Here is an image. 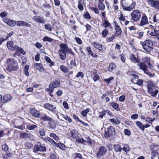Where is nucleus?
<instances>
[{"mask_svg":"<svg viewBox=\"0 0 159 159\" xmlns=\"http://www.w3.org/2000/svg\"><path fill=\"white\" fill-rule=\"evenodd\" d=\"M131 20L134 22H137L141 17V13L139 10H134L131 14Z\"/></svg>","mask_w":159,"mask_h":159,"instance_id":"6","label":"nucleus"},{"mask_svg":"<svg viewBox=\"0 0 159 159\" xmlns=\"http://www.w3.org/2000/svg\"><path fill=\"white\" fill-rule=\"evenodd\" d=\"M11 99V97L10 94H7L4 95L3 97L2 102L5 103L10 101Z\"/></svg>","mask_w":159,"mask_h":159,"instance_id":"25","label":"nucleus"},{"mask_svg":"<svg viewBox=\"0 0 159 159\" xmlns=\"http://www.w3.org/2000/svg\"><path fill=\"white\" fill-rule=\"evenodd\" d=\"M49 127L51 129H54L56 127V125L55 122L51 121L49 122Z\"/></svg>","mask_w":159,"mask_h":159,"instance_id":"42","label":"nucleus"},{"mask_svg":"<svg viewBox=\"0 0 159 159\" xmlns=\"http://www.w3.org/2000/svg\"><path fill=\"white\" fill-rule=\"evenodd\" d=\"M44 108L54 113L57 112L56 107L54 105L50 103H45L44 104Z\"/></svg>","mask_w":159,"mask_h":159,"instance_id":"10","label":"nucleus"},{"mask_svg":"<svg viewBox=\"0 0 159 159\" xmlns=\"http://www.w3.org/2000/svg\"><path fill=\"white\" fill-rule=\"evenodd\" d=\"M60 49L59 50L58 53L59 54L60 58L63 60H65L66 58V54L65 49L66 48V47L63 45V43H62L60 45Z\"/></svg>","mask_w":159,"mask_h":159,"instance_id":"4","label":"nucleus"},{"mask_svg":"<svg viewBox=\"0 0 159 159\" xmlns=\"http://www.w3.org/2000/svg\"><path fill=\"white\" fill-rule=\"evenodd\" d=\"M60 68L61 71L64 73H66L68 71V69L64 65H61Z\"/></svg>","mask_w":159,"mask_h":159,"instance_id":"40","label":"nucleus"},{"mask_svg":"<svg viewBox=\"0 0 159 159\" xmlns=\"http://www.w3.org/2000/svg\"><path fill=\"white\" fill-rule=\"evenodd\" d=\"M98 7L100 10L103 11L105 9V6L103 3H98Z\"/></svg>","mask_w":159,"mask_h":159,"instance_id":"44","label":"nucleus"},{"mask_svg":"<svg viewBox=\"0 0 159 159\" xmlns=\"http://www.w3.org/2000/svg\"><path fill=\"white\" fill-rule=\"evenodd\" d=\"M48 140L54 146L57 147H58V144L54 141L52 139L49 138Z\"/></svg>","mask_w":159,"mask_h":159,"instance_id":"52","label":"nucleus"},{"mask_svg":"<svg viewBox=\"0 0 159 159\" xmlns=\"http://www.w3.org/2000/svg\"><path fill=\"white\" fill-rule=\"evenodd\" d=\"M44 42H51L53 40V39L48 36H45L43 39Z\"/></svg>","mask_w":159,"mask_h":159,"instance_id":"45","label":"nucleus"},{"mask_svg":"<svg viewBox=\"0 0 159 159\" xmlns=\"http://www.w3.org/2000/svg\"><path fill=\"white\" fill-rule=\"evenodd\" d=\"M144 33L143 31H137L134 34V36L139 39H141Z\"/></svg>","mask_w":159,"mask_h":159,"instance_id":"27","label":"nucleus"},{"mask_svg":"<svg viewBox=\"0 0 159 159\" xmlns=\"http://www.w3.org/2000/svg\"><path fill=\"white\" fill-rule=\"evenodd\" d=\"M32 19L34 21L39 24H44L46 21L43 16H33Z\"/></svg>","mask_w":159,"mask_h":159,"instance_id":"12","label":"nucleus"},{"mask_svg":"<svg viewBox=\"0 0 159 159\" xmlns=\"http://www.w3.org/2000/svg\"><path fill=\"white\" fill-rule=\"evenodd\" d=\"M103 24L104 27L105 28H107L111 25L110 23L108 22V21L106 20H105V21L103 23Z\"/></svg>","mask_w":159,"mask_h":159,"instance_id":"54","label":"nucleus"},{"mask_svg":"<svg viewBox=\"0 0 159 159\" xmlns=\"http://www.w3.org/2000/svg\"><path fill=\"white\" fill-rule=\"evenodd\" d=\"M148 22V18L147 16L145 15L142 16L140 25V26H143L145 24H147Z\"/></svg>","mask_w":159,"mask_h":159,"instance_id":"24","label":"nucleus"},{"mask_svg":"<svg viewBox=\"0 0 159 159\" xmlns=\"http://www.w3.org/2000/svg\"><path fill=\"white\" fill-rule=\"evenodd\" d=\"M46 150V148L44 145L39 142L34 145L33 151L36 153L38 152H44Z\"/></svg>","mask_w":159,"mask_h":159,"instance_id":"7","label":"nucleus"},{"mask_svg":"<svg viewBox=\"0 0 159 159\" xmlns=\"http://www.w3.org/2000/svg\"><path fill=\"white\" fill-rule=\"evenodd\" d=\"M93 75L94 76H93L92 78L93 80L96 82L98 79L99 77L98 75L94 72H93Z\"/></svg>","mask_w":159,"mask_h":159,"instance_id":"55","label":"nucleus"},{"mask_svg":"<svg viewBox=\"0 0 159 159\" xmlns=\"http://www.w3.org/2000/svg\"><path fill=\"white\" fill-rule=\"evenodd\" d=\"M107 151V148L104 146H101L98 148L96 155L98 158H101L102 156L105 155Z\"/></svg>","mask_w":159,"mask_h":159,"instance_id":"5","label":"nucleus"},{"mask_svg":"<svg viewBox=\"0 0 159 159\" xmlns=\"http://www.w3.org/2000/svg\"><path fill=\"white\" fill-rule=\"evenodd\" d=\"M129 59L131 61L135 64H138L139 62V59H137L133 53H131L129 56Z\"/></svg>","mask_w":159,"mask_h":159,"instance_id":"21","label":"nucleus"},{"mask_svg":"<svg viewBox=\"0 0 159 159\" xmlns=\"http://www.w3.org/2000/svg\"><path fill=\"white\" fill-rule=\"evenodd\" d=\"M114 79V78L112 77H110L108 79H104V81L106 82L107 84H109L110 83V81L111 80H113Z\"/></svg>","mask_w":159,"mask_h":159,"instance_id":"58","label":"nucleus"},{"mask_svg":"<svg viewBox=\"0 0 159 159\" xmlns=\"http://www.w3.org/2000/svg\"><path fill=\"white\" fill-rule=\"evenodd\" d=\"M137 65L139 67V69L142 70L144 74L148 75L150 77L154 76V75L148 69V66L145 63L139 61L137 64Z\"/></svg>","mask_w":159,"mask_h":159,"instance_id":"3","label":"nucleus"},{"mask_svg":"<svg viewBox=\"0 0 159 159\" xmlns=\"http://www.w3.org/2000/svg\"><path fill=\"white\" fill-rule=\"evenodd\" d=\"M16 25L18 26H25L28 27H30L31 26L30 24L22 20L16 21Z\"/></svg>","mask_w":159,"mask_h":159,"instance_id":"17","label":"nucleus"},{"mask_svg":"<svg viewBox=\"0 0 159 159\" xmlns=\"http://www.w3.org/2000/svg\"><path fill=\"white\" fill-rule=\"evenodd\" d=\"M139 117V115L137 114H135L131 116V118L133 120H136Z\"/></svg>","mask_w":159,"mask_h":159,"instance_id":"60","label":"nucleus"},{"mask_svg":"<svg viewBox=\"0 0 159 159\" xmlns=\"http://www.w3.org/2000/svg\"><path fill=\"white\" fill-rule=\"evenodd\" d=\"M13 45V42L11 41H8L7 44V48L12 51H14L16 49V46H14Z\"/></svg>","mask_w":159,"mask_h":159,"instance_id":"23","label":"nucleus"},{"mask_svg":"<svg viewBox=\"0 0 159 159\" xmlns=\"http://www.w3.org/2000/svg\"><path fill=\"white\" fill-rule=\"evenodd\" d=\"M115 30L116 32L117 35H120L122 33V30L120 26L118 25L117 24H116Z\"/></svg>","mask_w":159,"mask_h":159,"instance_id":"30","label":"nucleus"},{"mask_svg":"<svg viewBox=\"0 0 159 159\" xmlns=\"http://www.w3.org/2000/svg\"><path fill=\"white\" fill-rule=\"evenodd\" d=\"M28 129L30 130H32L37 127V126L34 125H27Z\"/></svg>","mask_w":159,"mask_h":159,"instance_id":"47","label":"nucleus"},{"mask_svg":"<svg viewBox=\"0 0 159 159\" xmlns=\"http://www.w3.org/2000/svg\"><path fill=\"white\" fill-rule=\"evenodd\" d=\"M12 154L10 153L7 152L5 154H3V157L7 159L11 157L12 156Z\"/></svg>","mask_w":159,"mask_h":159,"instance_id":"57","label":"nucleus"},{"mask_svg":"<svg viewBox=\"0 0 159 159\" xmlns=\"http://www.w3.org/2000/svg\"><path fill=\"white\" fill-rule=\"evenodd\" d=\"M86 50L93 57H97L98 55L93 53L90 47H87Z\"/></svg>","mask_w":159,"mask_h":159,"instance_id":"33","label":"nucleus"},{"mask_svg":"<svg viewBox=\"0 0 159 159\" xmlns=\"http://www.w3.org/2000/svg\"><path fill=\"white\" fill-rule=\"evenodd\" d=\"M44 59L48 62L50 63V66H52L54 65V62L52 61V60L49 57L45 56Z\"/></svg>","mask_w":159,"mask_h":159,"instance_id":"35","label":"nucleus"},{"mask_svg":"<svg viewBox=\"0 0 159 159\" xmlns=\"http://www.w3.org/2000/svg\"><path fill=\"white\" fill-rule=\"evenodd\" d=\"M114 150L116 152H121L122 150V148L119 144H114Z\"/></svg>","mask_w":159,"mask_h":159,"instance_id":"31","label":"nucleus"},{"mask_svg":"<svg viewBox=\"0 0 159 159\" xmlns=\"http://www.w3.org/2000/svg\"><path fill=\"white\" fill-rule=\"evenodd\" d=\"M110 104L112 107L116 111H118L120 110L118 104L115 102H111Z\"/></svg>","mask_w":159,"mask_h":159,"instance_id":"32","label":"nucleus"},{"mask_svg":"<svg viewBox=\"0 0 159 159\" xmlns=\"http://www.w3.org/2000/svg\"><path fill=\"white\" fill-rule=\"evenodd\" d=\"M148 85H147V88L148 87H154L155 86V85L153 82L151 80H148L147 82Z\"/></svg>","mask_w":159,"mask_h":159,"instance_id":"46","label":"nucleus"},{"mask_svg":"<svg viewBox=\"0 0 159 159\" xmlns=\"http://www.w3.org/2000/svg\"><path fill=\"white\" fill-rule=\"evenodd\" d=\"M150 35L154 36L159 40V30H157L154 29L153 30L149 33Z\"/></svg>","mask_w":159,"mask_h":159,"instance_id":"22","label":"nucleus"},{"mask_svg":"<svg viewBox=\"0 0 159 159\" xmlns=\"http://www.w3.org/2000/svg\"><path fill=\"white\" fill-rule=\"evenodd\" d=\"M30 112L33 116L36 117H40L41 116L39 111L33 108L30 109Z\"/></svg>","mask_w":159,"mask_h":159,"instance_id":"16","label":"nucleus"},{"mask_svg":"<svg viewBox=\"0 0 159 159\" xmlns=\"http://www.w3.org/2000/svg\"><path fill=\"white\" fill-rule=\"evenodd\" d=\"M147 2L151 7L159 10V0H148Z\"/></svg>","mask_w":159,"mask_h":159,"instance_id":"9","label":"nucleus"},{"mask_svg":"<svg viewBox=\"0 0 159 159\" xmlns=\"http://www.w3.org/2000/svg\"><path fill=\"white\" fill-rule=\"evenodd\" d=\"M3 22L7 25L11 27H14L16 25V21L10 20L6 17L2 19Z\"/></svg>","mask_w":159,"mask_h":159,"instance_id":"14","label":"nucleus"},{"mask_svg":"<svg viewBox=\"0 0 159 159\" xmlns=\"http://www.w3.org/2000/svg\"><path fill=\"white\" fill-rule=\"evenodd\" d=\"M8 15V13L6 11H3L0 14V16L3 19L5 18Z\"/></svg>","mask_w":159,"mask_h":159,"instance_id":"50","label":"nucleus"},{"mask_svg":"<svg viewBox=\"0 0 159 159\" xmlns=\"http://www.w3.org/2000/svg\"><path fill=\"white\" fill-rule=\"evenodd\" d=\"M120 58L121 61L123 62H125V61L126 57L124 55L122 54L120 55Z\"/></svg>","mask_w":159,"mask_h":159,"instance_id":"59","label":"nucleus"},{"mask_svg":"<svg viewBox=\"0 0 159 159\" xmlns=\"http://www.w3.org/2000/svg\"><path fill=\"white\" fill-rule=\"evenodd\" d=\"M68 134L70 137L75 139L78 136V132L75 129H72L70 130V132Z\"/></svg>","mask_w":159,"mask_h":159,"instance_id":"19","label":"nucleus"},{"mask_svg":"<svg viewBox=\"0 0 159 159\" xmlns=\"http://www.w3.org/2000/svg\"><path fill=\"white\" fill-rule=\"evenodd\" d=\"M76 141L79 143L82 144H84L86 143V140H84L83 139L80 138H78L76 139Z\"/></svg>","mask_w":159,"mask_h":159,"instance_id":"41","label":"nucleus"},{"mask_svg":"<svg viewBox=\"0 0 159 159\" xmlns=\"http://www.w3.org/2000/svg\"><path fill=\"white\" fill-rule=\"evenodd\" d=\"M15 50L19 51L21 53H22L23 55H25L26 54L25 52L24 51V50L23 48H20L17 46L16 47Z\"/></svg>","mask_w":159,"mask_h":159,"instance_id":"37","label":"nucleus"},{"mask_svg":"<svg viewBox=\"0 0 159 159\" xmlns=\"http://www.w3.org/2000/svg\"><path fill=\"white\" fill-rule=\"evenodd\" d=\"M136 125L139 128L142 130L144 131V127L143 124L140 121H137L136 122Z\"/></svg>","mask_w":159,"mask_h":159,"instance_id":"36","label":"nucleus"},{"mask_svg":"<svg viewBox=\"0 0 159 159\" xmlns=\"http://www.w3.org/2000/svg\"><path fill=\"white\" fill-rule=\"evenodd\" d=\"M60 83L57 81H55L49 84L51 91H52L54 88L58 87L60 86Z\"/></svg>","mask_w":159,"mask_h":159,"instance_id":"18","label":"nucleus"},{"mask_svg":"<svg viewBox=\"0 0 159 159\" xmlns=\"http://www.w3.org/2000/svg\"><path fill=\"white\" fill-rule=\"evenodd\" d=\"M34 66L40 71L46 73H47L46 71L44 69L42 64L35 63L34 64Z\"/></svg>","mask_w":159,"mask_h":159,"instance_id":"20","label":"nucleus"},{"mask_svg":"<svg viewBox=\"0 0 159 159\" xmlns=\"http://www.w3.org/2000/svg\"><path fill=\"white\" fill-rule=\"evenodd\" d=\"M2 150L5 151H7L8 150V147L7 145L4 144L2 146Z\"/></svg>","mask_w":159,"mask_h":159,"instance_id":"64","label":"nucleus"},{"mask_svg":"<svg viewBox=\"0 0 159 159\" xmlns=\"http://www.w3.org/2000/svg\"><path fill=\"white\" fill-rule=\"evenodd\" d=\"M40 117V120L43 121L49 122L50 121H51L52 120V119L50 117L44 113L41 114Z\"/></svg>","mask_w":159,"mask_h":159,"instance_id":"15","label":"nucleus"},{"mask_svg":"<svg viewBox=\"0 0 159 159\" xmlns=\"http://www.w3.org/2000/svg\"><path fill=\"white\" fill-rule=\"evenodd\" d=\"M142 60L143 62L148 63L150 61V58L148 57H145L142 58Z\"/></svg>","mask_w":159,"mask_h":159,"instance_id":"43","label":"nucleus"},{"mask_svg":"<svg viewBox=\"0 0 159 159\" xmlns=\"http://www.w3.org/2000/svg\"><path fill=\"white\" fill-rule=\"evenodd\" d=\"M140 44L145 52L148 53H150L153 49L152 42L149 39L145 40L143 42L141 41Z\"/></svg>","mask_w":159,"mask_h":159,"instance_id":"2","label":"nucleus"},{"mask_svg":"<svg viewBox=\"0 0 159 159\" xmlns=\"http://www.w3.org/2000/svg\"><path fill=\"white\" fill-rule=\"evenodd\" d=\"M116 66L114 63H111L110 64L108 70L111 72L113 71L116 68Z\"/></svg>","mask_w":159,"mask_h":159,"instance_id":"34","label":"nucleus"},{"mask_svg":"<svg viewBox=\"0 0 159 159\" xmlns=\"http://www.w3.org/2000/svg\"><path fill=\"white\" fill-rule=\"evenodd\" d=\"M45 28L49 31H51L52 30L51 25L48 24H46L45 25Z\"/></svg>","mask_w":159,"mask_h":159,"instance_id":"53","label":"nucleus"},{"mask_svg":"<svg viewBox=\"0 0 159 159\" xmlns=\"http://www.w3.org/2000/svg\"><path fill=\"white\" fill-rule=\"evenodd\" d=\"M33 144L30 143H26L25 144V148L26 149H30L33 147Z\"/></svg>","mask_w":159,"mask_h":159,"instance_id":"48","label":"nucleus"},{"mask_svg":"<svg viewBox=\"0 0 159 159\" xmlns=\"http://www.w3.org/2000/svg\"><path fill=\"white\" fill-rule=\"evenodd\" d=\"M89 111V109L87 108L85 110L81 112V115L84 117H86Z\"/></svg>","mask_w":159,"mask_h":159,"instance_id":"49","label":"nucleus"},{"mask_svg":"<svg viewBox=\"0 0 159 159\" xmlns=\"http://www.w3.org/2000/svg\"><path fill=\"white\" fill-rule=\"evenodd\" d=\"M60 116H62L63 118L65 119L66 120L69 121V123L71 122L72 121L71 118L68 116L64 115L62 114H61Z\"/></svg>","mask_w":159,"mask_h":159,"instance_id":"39","label":"nucleus"},{"mask_svg":"<svg viewBox=\"0 0 159 159\" xmlns=\"http://www.w3.org/2000/svg\"><path fill=\"white\" fill-rule=\"evenodd\" d=\"M84 17L85 18L87 19H90L91 18V16L89 14V13L87 11L85 12L84 15Z\"/></svg>","mask_w":159,"mask_h":159,"instance_id":"63","label":"nucleus"},{"mask_svg":"<svg viewBox=\"0 0 159 159\" xmlns=\"http://www.w3.org/2000/svg\"><path fill=\"white\" fill-rule=\"evenodd\" d=\"M6 70L9 72L16 71L19 69L17 62L13 58L7 59L5 64Z\"/></svg>","mask_w":159,"mask_h":159,"instance_id":"1","label":"nucleus"},{"mask_svg":"<svg viewBox=\"0 0 159 159\" xmlns=\"http://www.w3.org/2000/svg\"><path fill=\"white\" fill-rule=\"evenodd\" d=\"M63 45L64 46H65L66 47V48L65 50L67 53L70 54L73 56H74L75 55V53H74V52H73L72 49L68 48V46L66 44L63 43Z\"/></svg>","mask_w":159,"mask_h":159,"instance_id":"29","label":"nucleus"},{"mask_svg":"<svg viewBox=\"0 0 159 159\" xmlns=\"http://www.w3.org/2000/svg\"><path fill=\"white\" fill-rule=\"evenodd\" d=\"M89 8L91 10L94 11L95 13L96 14H98L99 13V10L96 7H90Z\"/></svg>","mask_w":159,"mask_h":159,"instance_id":"51","label":"nucleus"},{"mask_svg":"<svg viewBox=\"0 0 159 159\" xmlns=\"http://www.w3.org/2000/svg\"><path fill=\"white\" fill-rule=\"evenodd\" d=\"M92 45L97 49H98L99 51L102 52L103 48L102 46V44L98 43L95 42H93Z\"/></svg>","mask_w":159,"mask_h":159,"instance_id":"26","label":"nucleus"},{"mask_svg":"<svg viewBox=\"0 0 159 159\" xmlns=\"http://www.w3.org/2000/svg\"><path fill=\"white\" fill-rule=\"evenodd\" d=\"M139 76L138 75L134 74H132V82L140 86H142L143 83V81L142 80L139 79Z\"/></svg>","mask_w":159,"mask_h":159,"instance_id":"8","label":"nucleus"},{"mask_svg":"<svg viewBox=\"0 0 159 159\" xmlns=\"http://www.w3.org/2000/svg\"><path fill=\"white\" fill-rule=\"evenodd\" d=\"M110 121L113 125H118L120 123V121L119 120H116L115 119L112 118L109 119Z\"/></svg>","mask_w":159,"mask_h":159,"instance_id":"38","label":"nucleus"},{"mask_svg":"<svg viewBox=\"0 0 159 159\" xmlns=\"http://www.w3.org/2000/svg\"><path fill=\"white\" fill-rule=\"evenodd\" d=\"M122 145L123 146L122 149L126 153L129 152L130 150L129 146L126 144L122 143Z\"/></svg>","mask_w":159,"mask_h":159,"instance_id":"28","label":"nucleus"},{"mask_svg":"<svg viewBox=\"0 0 159 159\" xmlns=\"http://www.w3.org/2000/svg\"><path fill=\"white\" fill-rule=\"evenodd\" d=\"M130 1L132 2V3L131 5L129 6H125L123 5L122 2L121 3L122 7L124 10L130 11L134 8L136 5L135 2H132L131 0Z\"/></svg>","mask_w":159,"mask_h":159,"instance_id":"13","label":"nucleus"},{"mask_svg":"<svg viewBox=\"0 0 159 159\" xmlns=\"http://www.w3.org/2000/svg\"><path fill=\"white\" fill-rule=\"evenodd\" d=\"M108 32L107 30L106 29L104 30L102 32V37L103 38L106 37L108 34Z\"/></svg>","mask_w":159,"mask_h":159,"instance_id":"56","label":"nucleus"},{"mask_svg":"<svg viewBox=\"0 0 159 159\" xmlns=\"http://www.w3.org/2000/svg\"><path fill=\"white\" fill-rule=\"evenodd\" d=\"M115 132L114 128L112 126H110L107 128V131H105L104 136L105 137L108 138L113 135Z\"/></svg>","mask_w":159,"mask_h":159,"instance_id":"11","label":"nucleus"},{"mask_svg":"<svg viewBox=\"0 0 159 159\" xmlns=\"http://www.w3.org/2000/svg\"><path fill=\"white\" fill-rule=\"evenodd\" d=\"M84 76L83 73L82 72H79L76 75V77L77 78H79L80 77H81L83 78Z\"/></svg>","mask_w":159,"mask_h":159,"instance_id":"61","label":"nucleus"},{"mask_svg":"<svg viewBox=\"0 0 159 159\" xmlns=\"http://www.w3.org/2000/svg\"><path fill=\"white\" fill-rule=\"evenodd\" d=\"M50 136L52 137L56 140H57L59 139V138L54 133H52L50 134Z\"/></svg>","mask_w":159,"mask_h":159,"instance_id":"62","label":"nucleus"}]
</instances>
